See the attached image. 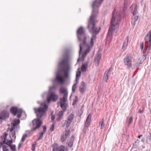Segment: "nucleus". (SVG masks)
I'll return each instance as SVG.
<instances>
[{
    "label": "nucleus",
    "instance_id": "44",
    "mask_svg": "<svg viewBox=\"0 0 151 151\" xmlns=\"http://www.w3.org/2000/svg\"><path fill=\"white\" fill-rule=\"evenodd\" d=\"M149 39L148 41L149 42H151V30H150L149 32Z\"/></svg>",
    "mask_w": 151,
    "mask_h": 151
},
{
    "label": "nucleus",
    "instance_id": "48",
    "mask_svg": "<svg viewBox=\"0 0 151 151\" xmlns=\"http://www.w3.org/2000/svg\"><path fill=\"white\" fill-rule=\"evenodd\" d=\"M73 142L69 141L68 142V146L69 147H72L73 145Z\"/></svg>",
    "mask_w": 151,
    "mask_h": 151
},
{
    "label": "nucleus",
    "instance_id": "54",
    "mask_svg": "<svg viewBox=\"0 0 151 151\" xmlns=\"http://www.w3.org/2000/svg\"><path fill=\"white\" fill-rule=\"evenodd\" d=\"M149 36V33L148 34H147L145 37V38H144V40L146 42H147V43H148V39H147V38Z\"/></svg>",
    "mask_w": 151,
    "mask_h": 151
},
{
    "label": "nucleus",
    "instance_id": "57",
    "mask_svg": "<svg viewBox=\"0 0 151 151\" xmlns=\"http://www.w3.org/2000/svg\"><path fill=\"white\" fill-rule=\"evenodd\" d=\"M137 142H138L137 143H139V140L137 139V141H135L134 143H133V147H135V146H137V145H136L135 144H136V143Z\"/></svg>",
    "mask_w": 151,
    "mask_h": 151
},
{
    "label": "nucleus",
    "instance_id": "6",
    "mask_svg": "<svg viewBox=\"0 0 151 151\" xmlns=\"http://www.w3.org/2000/svg\"><path fill=\"white\" fill-rule=\"evenodd\" d=\"M60 92L61 94H64L63 97L60 99V103H65L68 100V92L67 90L65 88L61 87L60 88Z\"/></svg>",
    "mask_w": 151,
    "mask_h": 151
},
{
    "label": "nucleus",
    "instance_id": "40",
    "mask_svg": "<svg viewBox=\"0 0 151 151\" xmlns=\"http://www.w3.org/2000/svg\"><path fill=\"white\" fill-rule=\"evenodd\" d=\"M9 147L12 150L14 151L15 150L16 146L15 145H11Z\"/></svg>",
    "mask_w": 151,
    "mask_h": 151
},
{
    "label": "nucleus",
    "instance_id": "63",
    "mask_svg": "<svg viewBox=\"0 0 151 151\" xmlns=\"http://www.w3.org/2000/svg\"><path fill=\"white\" fill-rule=\"evenodd\" d=\"M22 143H20L19 144V146H18V149H19L22 146Z\"/></svg>",
    "mask_w": 151,
    "mask_h": 151
},
{
    "label": "nucleus",
    "instance_id": "20",
    "mask_svg": "<svg viewBox=\"0 0 151 151\" xmlns=\"http://www.w3.org/2000/svg\"><path fill=\"white\" fill-rule=\"evenodd\" d=\"M58 86V84H57L53 83L52 86L50 87L49 90V92H52V90H56L57 88V87Z\"/></svg>",
    "mask_w": 151,
    "mask_h": 151
},
{
    "label": "nucleus",
    "instance_id": "10",
    "mask_svg": "<svg viewBox=\"0 0 151 151\" xmlns=\"http://www.w3.org/2000/svg\"><path fill=\"white\" fill-rule=\"evenodd\" d=\"M124 63L128 68H129L132 66V58L130 55H127L124 59Z\"/></svg>",
    "mask_w": 151,
    "mask_h": 151
},
{
    "label": "nucleus",
    "instance_id": "53",
    "mask_svg": "<svg viewBox=\"0 0 151 151\" xmlns=\"http://www.w3.org/2000/svg\"><path fill=\"white\" fill-rule=\"evenodd\" d=\"M48 106L47 105L45 104L43 108H42V109H44V111H45V112L46 110L47 109Z\"/></svg>",
    "mask_w": 151,
    "mask_h": 151
},
{
    "label": "nucleus",
    "instance_id": "2",
    "mask_svg": "<svg viewBox=\"0 0 151 151\" xmlns=\"http://www.w3.org/2000/svg\"><path fill=\"white\" fill-rule=\"evenodd\" d=\"M64 58L58 63L59 67L55 72V75H61L62 72H64L66 70H69L70 67L68 64L69 60V52L66 51L64 55Z\"/></svg>",
    "mask_w": 151,
    "mask_h": 151
},
{
    "label": "nucleus",
    "instance_id": "47",
    "mask_svg": "<svg viewBox=\"0 0 151 151\" xmlns=\"http://www.w3.org/2000/svg\"><path fill=\"white\" fill-rule=\"evenodd\" d=\"M127 9V6L125 5H124L123 7V11L124 14L125 13V12L126 10Z\"/></svg>",
    "mask_w": 151,
    "mask_h": 151
},
{
    "label": "nucleus",
    "instance_id": "12",
    "mask_svg": "<svg viewBox=\"0 0 151 151\" xmlns=\"http://www.w3.org/2000/svg\"><path fill=\"white\" fill-rule=\"evenodd\" d=\"M70 130L69 129H65V133L63 134L61 136V140L62 142H64L67 137L70 134Z\"/></svg>",
    "mask_w": 151,
    "mask_h": 151
},
{
    "label": "nucleus",
    "instance_id": "36",
    "mask_svg": "<svg viewBox=\"0 0 151 151\" xmlns=\"http://www.w3.org/2000/svg\"><path fill=\"white\" fill-rule=\"evenodd\" d=\"M72 122L69 121L68 120H65V123H66V127L67 128H68L71 124Z\"/></svg>",
    "mask_w": 151,
    "mask_h": 151
},
{
    "label": "nucleus",
    "instance_id": "15",
    "mask_svg": "<svg viewBox=\"0 0 151 151\" xmlns=\"http://www.w3.org/2000/svg\"><path fill=\"white\" fill-rule=\"evenodd\" d=\"M34 110L36 114L38 113H44L45 112L44 109H42V108L41 107L38 108H34Z\"/></svg>",
    "mask_w": 151,
    "mask_h": 151
},
{
    "label": "nucleus",
    "instance_id": "60",
    "mask_svg": "<svg viewBox=\"0 0 151 151\" xmlns=\"http://www.w3.org/2000/svg\"><path fill=\"white\" fill-rule=\"evenodd\" d=\"M108 31L113 32V27H111V26H110L109 27Z\"/></svg>",
    "mask_w": 151,
    "mask_h": 151
},
{
    "label": "nucleus",
    "instance_id": "17",
    "mask_svg": "<svg viewBox=\"0 0 151 151\" xmlns=\"http://www.w3.org/2000/svg\"><path fill=\"white\" fill-rule=\"evenodd\" d=\"M88 63L89 61H88L82 65L81 67L82 71L84 72L86 70Z\"/></svg>",
    "mask_w": 151,
    "mask_h": 151
},
{
    "label": "nucleus",
    "instance_id": "18",
    "mask_svg": "<svg viewBox=\"0 0 151 151\" xmlns=\"http://www.w3.org/2000/svg\"><path fill=\"white\" fill-rule=\"evenodd\" d=\"M92 117V114H89L86 120V122L85 124L90 125V122L91 118Z\"/></svg>",
    "mask_w": 151,
    "mask_h": 151
},
{
    "label": "nucleus",
    "instance_id": "26",
    "mask_svg": "<svg viewBox=\"0 0 151 151\" xmlns=\"http://www.w3.org/2000/svg\"><path fill=\"white\" fill-rule=\"evenodd\" d=\"M39 133L40 135L38 137V138L37 139V140H39L42 139V138L43 137V134H44V133H43L41 132H40Z\"/></svg>",
    "mask_w": 151,
    "mask_h": 151
},
{
    "label": "nucleus",
    "instance_id": "8",
    "mask_svg": "<svg viewBox=\"0 0 151 151\" xmlns=\"http://www.w3.org/2000/svg\"><path fill=\"white\" fill-rule=\"evenodd\" d=\"M49 94L47 97V101L48 102H50L51 101L54 102L56 101L58 99V96L55 94V92H49Z\"/></svg>",
    "mask_w": 151,
    "mask_h": 151
},
{
    "label": "nucleus",
    "instance_id": "16",
    "mask_svg": "<svg viewBox=\"0 0 151 151\" xmlns=\"http://www.w3.org/2000/svg\"><path fill=\"white\" fill-rule=\"evenodd\" d=\"M96 55L97 57L95 59L94 62L96 63V64H97V65H96L98 66L99 65L100 60L101 58V54H97Z\"/></svg>",
    "mask_w": 151,
    "mask_h": 151
},
{
    "label": "nucleus",
    "instance_id": "56",
    "mask_svg": "<svg viewBox=\"0 0 151 151\" xmlns=\"http://www.w3.org/2000/svg\"><path fill=\"white\" fill-rule=\"evenodd\" d=\"M144 42H142L140 44V46H141V50H142L143 48H144Z\"/></svg>",
    "mask_w": 151,
    "mask_h": 151
},
{
    "label": "nucleus",
    "instance_id": "51",
    "mask_svg": "<svg viewBox=\"0 0 151 151\" xmlns=\"http://www.w3.org/2000/svg\"><path fill=\"white\" fill-rule=\"evenodd\" d=\"M146 54H144L143 55L142 57V60L144 61L146 59V55L147 54V53H146Z\"/></svg>",
    "mask_w": 151,
    "mask_h": 151
},
{
    "label": "nucleus",
    "instance_id": "5",
    "mask_svg": "<svg viewBox=\"0 0 151 151\" xmlns=\"http://www.w3.org/2000/svg\"><path fill=\"white\" fill-rule=\"evenodd\" d=\"M32 125L35 127L32 129L30 131H29V134H31L32 132L39 128L41 126L43 122L40 119L35 118L32 120Z\"/></svg>",
    "mask_w": 151,
    "mask_h": 151
},
{
    "label": "nucleus",
    "instance_id": "39",
    "mask_svg": "<svg viewBox=\"0 0 151 151\" xmlns=\"http://www.w3.org/2000/svg\"><path fill=\"white\" fill-rule=\"evenodd\" d=\"M43 113H41L36 114V115L37 117V118H39V119H40V118L43 116Z\"/></svg>",
    "mask_w": 151,
    "mask_h": 151
},
{
    "label": "nucleus",
    "instance_id": "27",
    "mask_svg": "<svg viewBox=\"0 0 151 151\" xmlns=\"http://www.w3.org/2000/svg\"><path fill=\"white\" fill-rule=\"evenodd\" d=\"M75 99H73V102L72 103V105L73 106L75 105L76 104V103L78 101V97L77 96H75Z\"/></svg>",
    "mask_w": 151,
    "mask_h": 151
},
{
    "label": "nucleus",
    "instance_id": "62",
    "mask_svg": "<svg viewBox=\"0 0 151 151\" xmlns=\"http://www.w3.org/2000/svg\"><path fill=\"white\" fill-rule=\"evenodd\" d=\"M144 112V111L143 110H142L141 109H139V113H143Z\"/></svg>",
    "mask_w": 151,
    "mask_h": 151
},
{
    "label": "nucleus",
    "instance_id": "22",
    "mask_svg": "<svg viewBox=\"0 0 151 151\" xmlns=\"http://www.w3.org/2000/svg\"><path fill=\"white\" fill-rule=\"evenodd\" d=\"M59 147V145L58 144L55 143L52 146V151H57Z\"/></svg>",
    "mask_w": 151,
    "mask_h": 151
},
{
    "label": "nucleus",
    "instance_id": "1",
    "mask_svg": "<svg viewBox=\"0 0 151 151\" xmlns=\"http://www.w3.org/2000/svg\"><path fill=\"white\" fill-rule=\"evenodd\" d=\"M96 21L88 20L87 28L89 32L92 35V37L90 42V45L86 43L85 45H84L83 44V42L82 43H81L79 45L80 49L79 51V56L81 54L83 49L82 46V45L84 46L88 47V48L84 51L87 54L89 52L90 48L93 46L94 45V40L96 39V35L99 34L101 30V28L100 27L98 28L96 27Z\"/></svg>",
    "mask_w": 151,
    "mask_h": 151
},
{
    "label": "nucleus",
    "instance_id": "42",
    "mask_svg": "<svg viewBox=\"0 0 151 151\" xmlns=\"http://www.w3.org/2000/svg\"><path fill=\"white\" fill-rule=\"evenodd\" d=\"M46 127L45 125L43 126H42L43 131L41 132L45 134L46 131Z\"/></svg>",
    "mask_w": 151,
    "mask_h": 151
},
{
    "label": "nucleus",
    "instance_id": "13",
    "mask_svg": "<svg viewBox=\"0 0 151 151\" xmlns=\"http://www.w3.org/2000/svg\"><path fill=\"white\" fill-rule=\"evenodd\" d=\"M86 88V86L85 83L83 81H82L79 87V91L80 92L82 93H83L85 91Z\"/></svg>",
    "mask_w": 151,
    "mask_h": 151
},
{
    "label": "nucleus",
    "instance_id": "52",
    "mask_svg": "<svg viewBox=\"0 0 151 151\" xmlns=\"http://www.w3.org/2000/svg\"><path fill=\"white\" fill-rule=\"evenodd\" d=\"M55 119V116L54 115L52 114V113L51 114V122H53L54 121Z\"/></svg>",
    "mask_w": 151,
    "mask_h": 151
},
{
    "label": "nucleus",
    "instance_id": "21",
    "mask_svg": "<svg viewBox=\"0 0 151 151\" xmlns=\"http://www.w3.org/2000/svg\"><path fill=\"white\" fill-rule=\"evenodd\" d=\"M145 53L148 54L149 51L151 50V42H149V45L148 46H145Z\"/></svg>",
    "mask_w": 151,
    "mask_h": 151
},
{
    "label": "nucleus",
    "instance_id": "38",
    "mask_svg": "<svg viewBox=\"0 0 151 151\" xmlns=\"http://www.w3.org/2000/svg\"><path fill=\"white\" fill-rule=\"evenodd\" d=\"M114 11H115L114 9V11L112 12V17L111 18V22H114L115 20V18L114 17V14L115 13V12H114Z\"/></svg>",
    "mask_w": 151,
    "mask_h": 151
},
{
    "label": "nucleus",
    "instance_id": "29",
    "mask_svg": "<svg viewBox=\"0 0 151 151\" xmlns=\"http://www.w3.org/2000/svg\"><path fill=\"white\" fill-rule=\"evenodd\" d=\"M37 145V143L35 142V143L33 144L32 146V151H35L36 146Z\"/></svg>",
    "mask_w": 151,
    "mask_h": 151
},
{
    "label": "nucleus",
    "instance_id": "49",
    "mask_svg": "<svg viewBox=\"0 0 151 151\" xmlns=\"http://www.w3.org/2000/svg\"><path fill=\"white\" fill-rule=\"evenodd\" d=\"M75 139V137L74 135H73L71 136V137L69 141L73 142V141Z\"/></svg>",
    "mask_w": 151,
    "mask_h": 151
},
{
    "label": "nucleus",
    "instance_id": "4",
    "mask_svg": "<svg viewBox=\"0 0 151 151\" xmlns=\"http://www.w3.org/2000/svg\"><path fill=\"white\" fill-rule=\"evenodd\" d=\"M77 36L79 42H81L83 40V44L85 45L86 44L87 36L85 34V30L82 26H81L77 30Z\"/></svg>",
    "mask_w": 151,
    "mask_h": 151
},
{
    "label": "nucleus",
    "instance_id": "14",
    "mask_svg": "<svg viewBox=\"0 0 151 151\" xmlns=\"http://www.w3.org/2000/svg\"><path fill=\"white\" fill-rule=\"evenodd\" d=\"M128 42L129 37L127 36L124 41L122 47V49L123 51H125L127 49L128 44Z\"/></svg>",
    "mask_w": 151,
    "mask_h": 151
},
{
    "label": "nucleus",
    "instance_id": "7",
    "mask_svg": "<svg viewBox=\"0 0 151 151\" xmlns=\"http://www.w3.org/2000/svg\"><path fill=\"white\" fill-rule=\"evenodd\" d=\"M65 103H60V106L62 110L59 111L58 114V117L56 118L57 121L60 122L61 121L64 115V112L67 109V107L65 105Z\"/></svg>",
    "mask_w": 151,
    "mask_h": 151
},
{
    "label": "nucleus",
    "instance_id": "9",
    "mask_svg": "<svg viewBox=\"0 0 151 151\" xmlns=\"http://www.w3.org/2000/svg\"><path fill=\"white\" fill-rule=\"evenodd\" d=\"M10 111L14 116L17 115V117L19 118L21 116L22 110L16 107H12L11 108Z\"/></svg>",
    "mask_w": 151,
    "mask_h": 151
},
{
    "label": "nucleus",
    "instance_id": "50",
    "mask_svg": "<svg viewBox=\"0 0 151 151\" xmlns=\"http://www.w3.org/2000/svg\"><path fill=\"white\" fill-rule=\"evenodd\" d=\"M133 119L132 117H130L128 122L129 124H130L132 123L133 121Z\"/></svg>",
    "mask_w": 151,
    "mask_h": 151
},
{
    "label": "nucleus",
    "instance_id": "35",
    "mask_svg": "<svg viewBox=\"0 0 151 151\" xmlns=\"http://www.w3.org/2000/svg\"><path fill=\"white\" fill-rule=\"evenodd\" d=\"M108 73H106V71L104 74V78L106 81H107L108 79Z\"/></svg>",
    "mask_w": 151,
    "mask_h": 151
},
{
    "label": "nucleus",
    "instance_id": "55",
    "mask_svg": "<svg viewBox=\"0 0 151 151\" xmlns=\"http://www.w3.org/2000/svg\"><path fill=\"white\" fill-rule=\"evenodd\" d=\"M107 35L109 37H111L112 35V32L108 31Z\"/></svg>",
    "mask_w": 151,
    "mask_h": 151
},
{
    "label": "nucleus",
    "instance_id": "3",
    "mask_svg": "<svg viewBox=\"0 0 151 151\" xmlns=\"http://www.w3.org/2000/svg\"><path fill=\"white\" fill-rule=\"evenodd\" d=\"M104 0H100V1L98 2L97 0H95L92 1L91 4L92 12L89 20L96 21L95 19L99 13V7L100 6Z\"/></svg>",
    "mask_w": 151,
    "mask_h": 151
},
{
    "label": "nucleus",
    "instance_id": "31",
    "mask_svg": "<svg viewBox=\"0 0 151 151\" xmlns=\"http://www.w3.org/2000/svg\"><path fill=\"white\" fill-rule=\"evenodd\" d=\"M142 63V62L141 60H139V61H138L137 62H136L135 63L134 66L136 67H138Z\"/></svg>",
    "mask_w": 151,
    "mask_h": 151
},
{
    "label": "nucleus",
    "instance_id": "45",
    "mask_svg": "<svg viewBox=\"0 0 151 151\" xmlns=\"http://www.w3.org/2000/svg\"><path fill=\"white\" fill-rule=\"evenodd\" d=\"M12 143V141H7L6 143V144L7 145V146H9V147L11 145V144Z\"/></svg>",
    "mask_w": 151,
    "mask_h": 151
},
{
    "label": "nucleus",
    "instance_id": "32",
    "mask_svg": "<svg viewBox=\"0 0 151 151\" xmlns=\"http://www.w3.org/2000/svg\"><path fill=\"white\" fill-rule=\"evenodd\" d=\"M65 147L63 145L60 146L57 151H64Z\"/></svg>",
    "mask_w": 151,
    "mask_h": 151
},
{
    "label": "nucleus",
    "instance_id": "28",
    "mask_svg": "<svg viewBox=\"0 0 151 151\" xmlns=\"http://www.w3.org/2000/svg\"><path fill=\"white\" fill-rule=\"evenodd\" d=\"M89 126L88 125L85 124L83 130V131L84 133H86L87 130L88 129Z\"/></svg>",
    "mask_w": 151,
    "mask_h": 151
},
{
    "label": "nucleus",
    "instance_id": "41",
    "mask_svg": "<svg viewBox=\"0 0 151 151\" xmlns=\"http://www.w3.org/2000/svg\"><path fill=\"white\" fill-rule=\"evenodd\" d=\"M55 125L54 124H53L51 125L50 129V131L51 132L54 131V129Z\"/></svg>",
    "mask_w": 151,
    "mask_h": 151
},
{
    "label": "nucleus",
    "instance_id": "64",
    "mask_svg": "<svg viewBox=\"0 0 151 151\" xmlns=\"http://www.w3.org/2000/svg\"><path fill=\"white\" fill-rule=\"evenodd\" d=\"M142 134H141V135H139L138 136V138H140L142 137Z\"/></svg>",
    "mask_w": 151,
    "mask_h": 151
},
{
    "label": "nucleus",
    "instance_id": "25",
    "mask_svg": "<svg viewBox=\"0 0 151 151\" xmlns=\"http://www.w3.org/2000/svg\"><path fill=\"white\" fill-rule=\"evenodd\" d=\"M9 147L7 145H3L2 146V150L3 151H8Z\"/></svg>",
    "mask_w": 151,
    "mask_h": 151
},
{
    "label": "nucleus",
    "instance_id": "23",
    "mask_svg": "<svg viewBox=\"0 0 151 151\" xmlns=\"http://www.w3.org/2000/svg\"><path fill=\"white\" fill-rule=\"evenodd\" d=\"M69 70H66L64 72V76H63V78L65 80V81L66 79L68 78L69 76Z\"/></svg>",
    "mask_w": 151,
    "mask_h": 151
},
{
    "label": "nucleus",
    "instance_id": "58",
    "mask_svg": "<svg viewBox=\"0 0 151 151\" xmlns=\"http://www.w3.org/2000/svg\"><path fill=\"white\" fill-rule=\"evenodd\" d=\"M87 54V53H86L85 52H84L82 54V57H85L86 55Z\"/></svg>",
    "mask_w": 151,
    "mask_h": 151
},
{
    "label": "nucleus",
    "instance_id": "46",
    "mask_svg": "<svg viewBox=\"0 0 151 151\" xmlns=\"http://www.w3.org/2000/svg\"><path fill=\"white\" fill-rule=\"evenodd\" d=\"M134 17L133 18V20L134 21V22L135 23L134 24V25L135 24V22L139 18V17L138 16H136Z\"/></svg>",
    "mask_w": 151,
    "mask_h": 151
},
{
    "label": "nucleus",
    "instance_id": "30",
    "mask_svg": "<svg viewBox=\"0 0 151 151\" xmlns=\"http://www.w3.org/2000/svg\"><path fill=\"white\" fill-rule=\"evenodd\" d=\"M81 72L80 71L77 72L76 73V81L77 82H78L77 79L78 78H79L80 77V76H81Z\"/></svg>",
    "mask_w": 151,
    "mask_h": 151
},
{
    "label": "nucleus",
    "instance_id": "34",
    "mask_svg": "<svg viewBox=\"0 0 151 151\" xmlns=\"http://www.w3.org/2000/svg\"><path fill=\"white\" fill-rule=\"evenodd\" d=\"M137 13V5L135 6L134 10L133 13V15L134 16H135Z\"/></svg>",
    "mask_w": 151,
    "mask_h": 151
},
{
    "label": "nucleus",
    "instance_id": "59",
    "mask_svg": "<svg viewBox=\"0 0 151 151\" xmlns=\"http://www.w3.org/2000/svg\"><path fill=\"white\" fill-rule=\"evenodd\" d=\"M104 123L103 121L101 122V127L102 129H103L104 128Z\"/></svg>",
    "mask_w": 151,
    "mask_h": 151
},
{
    "label": "nucleus",
    "instance_id": "24",
    "mask_svg": "<svg viewBox=\"0 0 151 151\" xmlns=\"http://www.w3.org/2000/svg\"><path fill=\"white\" fill-rule=\"evenodd\" d=\"M15 127H12L11 129L10 132H11V135L12 137H15V132L14 130Z\"/></svg>",
    "mask_w": 151,
    "mask_h": 151
},
{
    "label": "nucleus",
    "instance_id": "33",
    "mask_svg": "<svg viewBox=\"0 0 151 151\" xmlns=\"http://www.w3.org/2000/svg\"><path fill=\"white\" fill-rule=\"evenodd\" d=\"M77 82L76 81V82L75 83L73 86L72 87V91L74 93L76 91V85Z\"/></svg>",
    "mask_w": 151,
    "mask_h": 151
},
{
    "label": "nucleus",
    "instance_id": "43",
    "mask_svg": "<svg viewBox=\"0 0 151 151\" xmlns=\"http://www.w3.org/2000/svg\"><path fill=\"white\" fill-rule=\"evenodd\" d=\"M27 137V135L26 134L24 135L22 137L21 139V141L22 142H24L26 138Z\"/></svg>",
    "mask_w": 151,
    "mask_h": 151
},
{
    "label": "nucleus",
    "instance_id": "37",
    "mask_svg": "<svg viewBox=\"0 0 151 151\" xmlns=\"http://www.w3.org/2000/svg\"><path fill=\"white\" fill-rule=\"evenodd\" d=\"M20 122V120L19 119H18L15 120L14 122V125L13 127H14L15 126L19 124Z\"/></svg>",
    "mask_w": 151,
    "mask_h": 151
},
{
    "label": "nucleus",
    "instance_id": "61",
    "mask_svg": "<svg viewBox=\"0 0 151 151\" xmlns=\"http://www.w3.org/2000/svg\"><path fill=\"white\" fill-rule=\"evenodd\" d=\"M111 26H111V27H115V24H114V22H110Z\"/></svg>",
    "mask_w": 151,
    "mask_h": 151
},
{
    "label": "nucleus",
    "instance_id": "19",
    "mask_svg": "<svg viewBox=\"0 0 151 151\" xmlns=\"http://www.w3.org/2000/svg\"><path fill=\"white\" fill-rule=\"evenodd\" d=\"M74 114H70L68 116L67 120L72 122L74 117Z\"/></svg>",
    "mask_w": 151,
    "mask_h": 151
},
{
    "label": "nucleus",
    "instance_id": "11",
    "mask_svg": "<svg viewBox=\"0 0 151 151\" xmlns=\"http://www.w3.org/2000/svg\"><path fill=\"white\" fill-rule=\"evenodd\" d=\"M53 83L57 82L58 84L63 85L65 82V80L61 75L57 74L55 75V78L53 80Z\"/></svg>",
    "mask_w": 151,
    "mask_h": 151
}]
</instances>
